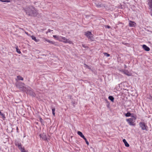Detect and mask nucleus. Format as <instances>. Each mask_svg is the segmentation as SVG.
<instances>
[{
    "instance_id": "obj_1",
    "label": "nucleus",
    "mask_w": 152,
    "mask_h": 152,
    "mask_svg": "<svg viewBox=\"0 0 152 152\" xmlns=\"http://www.w3.org/2000/svg\"><path fill=\"white\" fill-rule=\"evenodd\" d=\"M25 84L22 82L19 83H16V87L20 89V90L22 91H26L27 87L25 86Z\"/></svg>"
},
{
    "instance_id": "obj_2",
    "label": "nucleus",
    "mask_w": 152,
    "mask_h": 152,
    "mask_svg": "<svg viewBox=\"0 0 152 152\" xmlns=\"http://www.w3.org/2000/svg\"><path fill=\"white\" fill-rule=\"evenodd\" d=\"M136 118L134 117H132V118L126 119L127 121L129 124L131 126H135V124L134 123Z\"/></svg>"
},
{
    "instance_id": "obj_3",
    "label": "nucleus",
    "mask_w": 152,
    "mask_h": 152,
    "mask_svg": "<svg viewBox=\"0 0 152 152\" xmlns=\"http://www.w3.org/2000/svg\"><path fill=\"white\" fill-rule=\"evenodd\" d=\"M35 11V8L32 7L27 8L26 10V12L27 15L29 16L32 15L33 12Z\"/></svg>"
},
{
    "instance_id": "obj_4",
    "label": "nucleus",
    "mask_w": 152,
    "mask_h": 152,
    "mask_svg": "<svg viewBox=\"0 0 152 152\" xmlns=\"http://www.w3.org/2000/svg\"><path fill=\"white\" fill-rule=\"evenodd\" d=\"M85 35L88 38V39H90L91 41H93L94 40V38L93 37V35L92 34L91 32L89 31H87L85 32Z\"/></svg>"
},
{
    "instance_id": "obj_5",
    "label": "nucleus",
    "mask_w": 152,
    "mask_h": 152,
    "mask_svg": "<svg viewBox=\"0 0 152 152\" xmlns=\"http://www.w3.org/2000/svg\"><path fill=\"white\" fill-rule=\"evenodd\" d=\"M26 90L27 91V93L31 95L34 96L35 94L33 92V90L30 87L27 86Z\"/></svg>"
},
{
    "instance_id": "obj_6",
    "label": "nucleus",
    "mask_w": 152,
    "mask_h": 152,
    "mask_svg": "<svg viewBox=\"0 0 152 152\" xmlns=\"http://www.w3.org/2000/svg\"><path fill=\"white\" fill-rule=\"evenodd\" d=\"M61 38L63 39V40L60 41H62L64 43H68L69 44H72V42L69 40V39H67L66 38L64 37H61Z\"/></svg>"
},
{
    "instance_id": "obj_7",
    "label": "nucleus",
    "mask_w": 152,
    "mask_h": 152,
    "mask_svg": "<svg viewBox=\"0 0 152 152\" xmlns=\"http://www.w3.org/2000/svg\"><path fill=\"white\" fill-rule=\"evenodd\" d=\"M139 125L140 126L141 128V129L142 130L146 129V125L143 122L140 123Z\"/></svg>"
},
{
    "instance_id": "obj_8",
    "label": "nucleus",
    "mask_w": 152,
    "mask_h": 152,
    "mask_svg": "<svg viewBox=\"0 0 152 152\" xmlns=\"http://www.w3.org/2000/svg\"><path fill=\"white\" fill-rule=\"evenodd\" d=\"M121 72L128 76H130L131 75V74L129 73L127 70H121Z\"/></svg>"
},
{
    "instance_id": "obj_9",
    "label": "nucleus",
    "mask_w": 152,
    "mask_h": 152,
    "mask_svg": "<svg viewBox=\"0 0 152 152\" xmlns=\"http://www.w3.org/2000/svg\"><path fill=\"white\" fill-rule=\"evenodd\" d=\"M142 48L143 49L146 51H149L150 50V48L145 45H142Z\"/></svg>"
},
{
    "instance_id": "obj_10",
    "label": "nucleus",
    "mask_w": 152,
    "mask_h": 152,
    "mask_svg": "<svg viewBox=\"0 0 152 152\" xmlns=\"http://www.w3.org/2000/svg\"><path fill=\"white\" fill-rule=\"evenodd\" d=\"M40 137L42 138V139L45 140L46 139V135L44 134H40L39 135Z\"/></svg>"
},
{
    "instance_id": "obj_11",
    "label": "nucleus",
    "mask_w": 152,
    "mask_h": 152,
    "mask_svg": "<svg viewBox=\"0 0 152 152\" xmlns=\"http://www.w3.org/2000/svg\"><path fill=\"white\" fill-rule=\"evenodd\" d=\"M135 23L134 22L132 21H129V25L130 26L133 27L135 25Z\"/></svg>"
},
{
    "instance_id": "obj_12",
    "label": "nucleus",
    "mask_w": 152,
    "mask_h": 152,
    "mask_svg": "<svg viewBox=\"0 0 152 152\" xmlns=\"http://www.w3.org/2000/svg\"><path fill=\"white\" fill-rule=\"evenodd\" d=\"M17 79H16V80L18 81V80H23V78L20 76H17Z\"/></svg>"
},
{
    "instance_id": "obj_13",
    "label": "nucleus",
    "mask_w": 152,
    "mask_h": 152,
    "mask_svg": "<svg viewBox=\"0 0 152 152\" xmlns=\"http://www.w3.org/2000/svg\"><path fill=\"white\" fill-rule=\"evenodd\" d=\"M123 141L125 145L127 147H129V144L127 143V142L126 141V140L125 139H124L123 140Z\"/></svg>"
},
{
    "instance_id": "obj_14",
    "label": "nucleus",
    "mask_w": 152,
    "mask_h": 152,
    "mask_svg": "<svg viewBox=\"0 0 152 152\" xmlns=\"http://www.w3.org/2000/svg\"><path fill=\"white\" fill-rule=\"evenodd\" d=\"M31 37L32 39L34 40L36 42H38L39 40V39H36V38L34 36H31Z\"/></svg>"
},
{
    "instance_id": "obj_15",
    "label": "nucleus",
    "mask_w": 152,
    "mask_h": 152,
    "mask_svg": "<svg viewBox=\"0 0 152 152\" xmlns=\"http://www.w3.org/2000/svg\"><path fill=\"white\" fill-rule=\"evenodd\" d=\"M38 13L37 10L35 9V11L33 12L32 15L33 16H36L38 14Z\"/></svg>"
},
{
    "instance_id": "obj_16",
    "label": "nucleus",
    "mask_w": 152,
    "mask_h": 152,
    "mask_svg": "<svg viewBox=\"0 0 152 152\" xmlns=\"http://www.w3.org/2000/svg\"><path fill=\"white\" fill-rule=\"evenodd\" d=\"M15 145H16L18 146L19 148H21V143L18 142H15Z\"/></svg>"
},
{
    "instance_id": "obj_17",
    "label": "nucleus",
    "mask_w": 152,
    "mask_h": 152,
    "mask_svg": "<svg viewBox=\"0 0 152 152\" xmlns=\"http://www.w3.org/2000/svg\"><path fill=\"white\" fill-rule=\"evenodd\" d=\"M95 4L96 6L98 7H100L103 6L102 4L100 3H95Z\"/></svg>"
},
{
    "instance_id": "obj_18",
    "label": "nucleus",
    "mask_w": 152,
    "mask_h": 152,
    "mask_svg": "<svg viewBox=\"0 0 152 152\" xmlns=\"http://www.w3.org/2000/svg\"><path fill=\"white\" fill-rule=\"evenodd\" d=\"M109 99L112 102H114V98L112 96H110L108 97Z\"/></svg>"
},
{
    "instance_id": "obj_19",
    "label": "nucleus",
    "mask_w": 152,
    "mask_h": 152,
    "mask_svg": "<svg viewBox=\"0 0 152 152\" xmlns=\"http://www.w3.org/2000/svg\"><path fill=\"white\" fill-rule=\"evenodd\" d=\"M53 37L54 38H56V39L58 40H59V41H61L60 39V38L59 37H58V36H57L56 35H53Z\"/></svg>"
},
{
    "instance_id": "obj_20",
    "label": "nucleus",
    "mask_w": 152,
    "mask_h": 152,
    "mask_svg": "<svg viewBox=\"0 0 152 152\" xmlns=\"http://www.w3.org/2000/svg\"><path fill=\"white\" fill-rule=\"evenodd\" d=\"M77 134L78 135H79V136H80L81 137L82 136V135H83V133L80 131H78L77 132Z\"/></svg>"
},
{
    "instance_id": "obj_21",
    "label": "nucleus",
    "mask_w": 152,
    "mask_h": 152,
    "mask_svg": "<svg viewBox=\"0 0 152 152\" xmlns=\"http://www.w3.org/2000/svg\"><path fill=\"white\" fill-rule=\"evenodd\" d=\"M45 41H47L48 42L50 43H53V42L52 41H50L46 39L45 38Z\"/></svg>"
},
{
    "instance_id": "obj_22",
    "label": "nucleus",
    "mask_w": 152,
    "mask_h": 152,
    "mask_svg": "<svg viewBox=\"0 0 152 152\" xmlns=\"http://www.w3.org/2000/svg\"><path fill=\"white\" fill-rule=\"evenodd\" d=\"M125 115L126 117H129L130 116L131 113L129 112H128Z\"/></svg>"
},
{
    "instance_id": "obj_23",
    "label": "nucleus",
    "mask_w": 152,
    "mask_h": 152,
    "mask_svg": "<svg viewBox=\"0 0 152 152\" xmlns=\"http://www.w3.org/2000/svg\"><path fill=\"white\" fill-rule=\"evenodd\" d=\"M17 52L19 53H21V52L20 51V50L18 49V47L16 48Z\"/></svg>"
},
{
    "instance_id": "obj_24",
    "label": "nucleus",
    "mask_w": 152,
    "mask_h": 152,
    "mask_svg": "<svg viewBox=\"0 0 152 152\" xmlns=\"http://www.w3.org/2000/svg\"><path fill=\"white\" fill-rule=\"evenodd\" d=\"M104 55L105 56H106L107 57H109L110 56V54H108L107 53H104Z\"/></svg>"
},
{
    "instance_id": "obj_25",
    "label": "nucleus",
    "mask_w": 152,
    "mask_h": 152,
    "mask_svg": "<svg viewBox=\"0 0 152 152\" xmlns=\"http://www.w3.org/2000/svg\"><path fill=\"white\" fill-rule=\"evenodd\" d=\"M86 144L87 145H88L89 144V143L88 142V141L87 140V139L86 138H85V139H84Z\"/></svg>"
},
{
    "instance_id": "obj_26",
    "label": "nucleus",
    "mask_w": 152,
    "mask_h": 152,
    "mask_svg": "<svg viewBox=\"0 0 152 152\" xmlns=\"http://www.w3.org/2000/svg\"><path fill=\"white\" fill-rule=\"evenodd\" d=\"M0 115L2 116V117H4V115L3 114H2L1 112L0 111Z\"/></svg>"
},
{
    "instance_id": "obj_27",
    "label": "nucleus",
    "mask_w": 152,
    "mask_h": 152,
    "mask_svg": "<svg viewBox=\"0 0 152 152\" xmlns=\"http://www.w3.org/2000/svg\"><path fill=\"white\" fill-rule=\"evenodd\" d=\"M85 65L86 66V67L87 68H88L89 69H91L87 65H86V64H85Z\"/></svg>"
},
{
    "instance_id": "obj_28",
    "label": "nucleus",
    "mask_w": 152,
    "mask_h": 152,
    "mask_svg": "<svg viewBox=\"0 0 152 152\" xmlns=\"http://www.w3.org/2000/svg\"><path fill=\"white\" fill-rule=\"evenodd\" d=\"M82 46L85 48H88V47H87V46H85V45H83V44H82Z\"/></svg>"
},
{
    "instance_id": "obj_29",
    "label": "nucleus",
    "mask_w": 152,
    "mask_h": 152,
    "mask_svg": "<svg viewBox=\"0 0 152 152\" xmlns=\"http://www.w3.org/2000/svg\"><path fill=\"white\" fill-rule=\"evenodd\" d=\"M22 152H28L27 151H25L24 150V149H23L22 150Z\"/></svg>"
},
{
    "instance_id": "obj_30",
    "label": "nucleus",
    "mask_w": 152,
    "mask_h": 152,
    "mask_svg": "<svg viewBox=\"0 0 152 152\" xmlns=\"http://www.w3.org/2000/svg\"><path fill=\"white\" fill-rule=\"evenodd\" d=\"M53 30H50V29H48V31L47 32V33H48V32H50L51 31H52Z\"/></svg>"
},
{
    "instance_id": "obj_31",
    "label": "nucleus",
    "mask_w": 152,
    "mask_h": 152,
    "mask_svg": "<svg viewBox=\"0 0 152 152\" xmlns=\"http://www.w3.org/2000/svg\"><path fill=\"white\" fill-rule=\"evenodd\" d=\"M81 137L83 138L84 140L85 139V138H86L83 135Z\"/></svg>"
},
{
    "instance_id": "obj_32",
    "label": "nucleus",
    "mask_w": 152,
    "mask_h": 152,
    "mask_svg": "<svg viewBox=\"0 0 152 152\" xmlns=\"http://www.w3.org/2000/svg\"><path fill=\"white\" fill-rule=\"evenodd\" d=\"M55 108H53L52 109V112H55Z\"/></svg>"
},
{
    "instance_id": "obj_33",
    "label": "nucleus",
    "mask_w": 152,
    "mask_h": 152,
    "mask_svg": "<svg viewBox=\"0 0 152 152\" xmlns=\"http://www.w3.org/2000/svg\"><path fill=\"white\" fill-rule=\"evenodd\" d=\"M105 27H107V28H110V27L109 26H105Z\"/></svg>"
},
{
    "instance_id": "obj_34",
    "label": "nucleus",
    "mask_w": 152,
    "mask_h": 152,
    "mask_svg": "<svg viewBox=\"0 0 152 152\" xmlns=\"http://www.w3.org/2000/svg\"><path fill=\"white\" fill-rule=\"evenodd\" d=\"M4 2H10V0H5Z\"/></svg>"
},
{
    "instance_id": "obj_35",
    "label": "nucleus",
    "mask_w": 152,
    "mask_h": 152,
    "mask_svg": "<svg viewBox=\"0 0 152 152\" xmlns=\"http://www.w3.org/2000/svg\"><path fill=\"white\" fill-rule=\"evenodd\" d=\"M40 120L41 122H42V121H43V120L41 118H40Z\"/></svg>"
},
{
    "instance_id": "obj_36",
    "label": "nucleus",
    "mask_w": 152,
    "mask_h": 152,
    "mask_svg": "<svg viewBox=\"0 0 152 152\" xmlns=\"http://www.w3.org/2000/svg\"><path fill=\"white\" fill-rule=\"evenodd\" d=\"M53 115L54 116L55 115V112H52Z\"/></svg>"
},
{
    "instance_id": "obj_37",
    "label": "nucleus",
    "mask_w": 152,
    "mask_h": 152,
    "mask_svg": "<svg viewBox=\"0 0 152 152\" xmlns=\"http://www.w3.org/2000/svg\"><path fill=\"white\" fill-rule=\"evenodd\" d=\"M0 1L2 2H4V1H3V0H0Z\"/></svg>"
},
{
    "instance_id": "obj_38",
    "label": "nucleus",
    "mask_w": 152,
    "mask_h": 152,
    "mask_svg": "<svg viewBox=\"0 0 152 152\" xmlns=\"http://www.w3.org/2000/svg\"><path fill=\"white\" fill-rule=\"evenodd\" d=\"M25 33L26 34H27V35H28V32H25Z\"/></svg>"
},
{
    "instance_id": "obj_39",
    "label": "nucleus",
    "mask_w": 152,
    "mask_h": 152,
    "mask_svg": "<svg viewBox=\"0 0 152 152\" xmlns=\"http://www.w3.org/2000/svg\"><path fill=\"white\" fill-rule=\"evenodd\" d=\"M16 129L17 131H18V127H16Z\"/></svg>"
},
{
    "instance_id": "obj_40",
    "label": "nucleus",
    "mask_w": 152,
    "mask_h": 152,
    "mask_svg": "<svg viewBox=\"0 0 152 152\" xmlns=\"http://www.w3.org/2000/svg\"><path fill=\"white\" fill-rule=\"evenodd\" d=\"M72 104L74 105V104H75V102H72Z\"/></svg>"
},
{
    "instance_id": "obj_41",
    "label": "nucleus",
    "mask_w": 152,
    "mask_h": 152,
    "mask_svg": "<svg viewBox=\"0 0 152 152\" xmlns=\"http://www.w3.org/2000/svg\"><path fill=\"white\" fill-rule=\"evenodd\" d=\"M125 68H126V67H126V65H125Z\"/></svg>"
},
{
    "instance_id": "obj_42",
    "label": "nucleus",
    "mask_w": 152,
    "mask_h": 152,
    "mask_svg": "<svg viewBox=\"0 0 152 152\" xmlns=\"http://www.w3.org/2000/svg\"><path fill=\"white\" fill-rule=\"evenodd\" d=\"M150 0H149V1H150Z\"/></svg>"
}]
</instances>
